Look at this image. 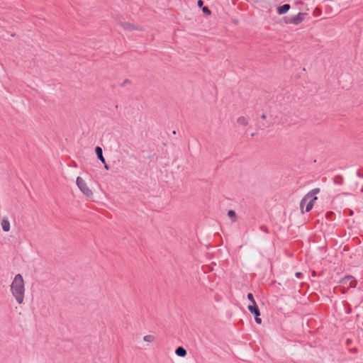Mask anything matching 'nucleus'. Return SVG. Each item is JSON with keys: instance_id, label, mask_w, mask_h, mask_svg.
Returning <instances> with one entry per match:
<instances>
[{"instance_id": "obj_1", "label": "nucleus", "mask_w": 363, "mask_h": 363, "mask_svg": "<svg viewBox=\"0 0 363 363\" xmlns=\"http://www.w3.org/2000/svg\"><path fill=\"white\" fill-rule=\"evenodd\" d=\"M10 291L19 305L22 304L25 298V282L23 276L21 274L15 275L11 286Z\"/></svg>"}, {"instance_id": "obj_2", "label": "nucleus", "mask_w": 363, "mask_h": 363, "mask_svg": "<svg viewBox=\"0 0 363 363\" xmlns=\"http://www.w3.org/2000/svg\"><path fill=\"white\" fill-rule=\"evenodd\" d=\"M320 192V189L315 188L305 195L300 203V208L302 212L306 205L305 211L309 212L313 207L315 201L317 200L316 194Z\"/></svg>"}, {"instance_id": "obj_3", "label": "nucleus", "mask_w": 363, "mask_h": 363, "mask_svg": "<svg viewBox=\"0 0 363 363\" xmlns=\"http://www.w3.org/2000/svg\"><path fill=\"white\" fill-rule=\"evenodd\" d=\"M76 184L81 192L88 198L93 196L92 191L89 188L86 182L80 177L76 179Z\"/></svg>"}, {"instance_id": "obj_4", "label": "nucleus", "mask_w": 363, "mask_h": 363, "mask_svg": "<svg viewBox=\"0 0 363 363\" xmlns=\"http://www.w3.org/2000/svg\"><path fill=\"white\" fill-rule=\"evenodd\" d=\"M340 283L347 288H354L356 286V281L352 276H347L342 279Z\"/></svg>"}, {"instance_id": "obj_5", "label": "nucleus", "mask_w": 363, "mask_h": 363, "mask_svg": "<svg viewBox=\"0 0 363 363\" xmlns=\"http://www.w3.org/2000/svg\"><path fill=\"white\" fill-rule=\"evenodd\" d=\"M1 225L4 232H9L11 228L10 222L7 218H4L1 220Z\"/></svg>"}, {"instance_id": "obj_6", "label": "nucleus", "mask_w": 363, "mask_h": 363, "mask_svg": "<svg viewBox=\"0 0 363 363\" xmlns=\"http://www.w3.org/2000/svg\"><path fill=\"white\" fill-rule=\"evenodd\" d=\"M303 13H298L297 15H296L295 16L291 18V20L289 21V22L291 23L296 25V24L300 23L303 21Z\"/></svg>"}, {"instance_id": "obj_7", "label": "nucleus", "mask_w": 363, "mask_h": 363, "mask_svg": "<svg viewBox=\"0 0 363 363\" xmlns=\"http://www.w3.org/2000/svg\"><path fill=\"white\" fill-rule=\"evenodd\" d=\"M248 310L250 311V313H253L255 316H259L260 313L258 307L257 306L256 303L252 305H249L247 307Z\"/></svg>"}, {"instance_id": "obj_8", "label": "nucleus", "mask_w": 363, "mask_h": 363, "mask_svg": "<svg viewBox=\"0 0 363 363\" xmlns=\"http://www.w3.org/2000/svg\"><path fill=\"white\" fill-rule=\"evenodd\" d=\"M237 124L240 126L245 127L248 124V120L245 116H240L237 118Z\"/></svg>"}, {"instance_id": "obj_9", "label": "nucleus", "mask_w": 363, "mask_h": 363, "mask_svg": "<svg viewBox=\"0 0 363 363\" xmlns=\"http://www.w3.org/2000/svg\"><path fill=\"white\" fill-rule=\"evenodd\" d=\"M289 9H290L289 4H284L277 8V13L280 15L284 14V13H286L289 10Z\"/></svg>"}, {"instance_id": "obj_10", "label": "nucleus", "mask_w": 363, "mask_h": 363, "mask_svg": "<svg viewBox=\"0 0 363 363\" xmlns=\"http://www.w3.org/2000/svg\"><path fill=\"white\" fill-rule=\"evenodd\" d=\"M96 154L97 155V157L98 159L102 162V163H105V159L103 156V151H102V149L101 147H96Z\"/></svg>"}, {"instance_id": "obj_11", "label": "nucleus", "mask_w": 363, "mask_h": 363, "mask_svg": "<svg viewBox=\"0 0 363 363\" xmlns=\"http://www.w3.org/2000/svg\"><path fill=\"white\" fill-rule=\"evenodd\" d=\"M175 353L177 355L183 357L186 356V350L182 347H179L178 348H177Z\"/></svg>"}, {"instance_id": "obj_12", "label": "nucleus", "mask_w": 363, "mask_h": 363, "mask_svg": "<svg viewBox=\"0 0 363 363\" xmlns=\"http://www.w3.org/2000/svg\"><path fill=\"white\" fill-rule=\"evenodd\" d=\"M144 341L147 342H153L155 340V337L152 335H147L143 337Z\"/></svg>"}, {"instance_id": "obj_13", "label": "nucleus", "mask_w": 363, "mask_h": 363, "mask_svg": "<svg viewBox=\"0 0 363 363\" xmlns=\"http://www.w3.org/2000/svg\"><path fill=\"white\" fill-rule=\"evenodd\" d=\"M228 216L230 218H232V219H233V220H235V216H235V211H233V210H230V211L228 212Z\"/></svg>"}, {"instance_id": "obj_14", "label": "nucleus", "mask_w": 363, "mask_h": 363, "mask_svg": "<svg viewBox=\"0 0 363 363\" xmlns=\"http://www.w3.org/2000/svg\"><path fill=\"white\" fill-rule=\"evenodd\" d=\"M247 298L252 303V304L256 303V302L254 299L253 295L251 293L247 294Z\"/></svg>"}, {"instance_id": "obj_15", "label": "nucleus", "mask_w": 363, "mask_h": 363, "mask_svg": "<svg viewBox=\"0 0 363 363\" xmlns=\"http://www.w3.org/2000/svg\"><path fill=\"white\" fill-rule=\"evenodd\" d=\"M203 11L206 13V14H210L211 13V11L208 9V7H204L203 8Z\"/></svg>"}, {"instance_id": "obj_16", "label": "nucleus", "mask_w": 363, "mask_h": 363, "mask_svg": "<svg viewBox=\"0 0 363 363\" xmlns=\"http://www.w3.org/2000/svg\"><path fill=\"white\" fill-rule=\"evenodd\" d=\"M255 322L257 324H261L262 323V320H261V318H259V316H255Z\"/></svg>"}, {"instance_id": "obj_17", "label": "nucleus", "mask_w": 363, "mask_h": 363, "mask_svg": "<svg viewBox=\"0 0 363 363\" xmlns=\"http://www.w3.org/2000/svg\"><path fill=\"white\" fill-rule=\"evenodd\" d=\"M295 275H296V277L297 278H300V277H301V272H296V273L295 274Z\"/></svg>"}, {"instance_id": "obj_18", "label": "nucleus", "mask_w": 363, "mask_h": 363, "mask_svg": "<svg viewBox=\"0 0 363 363\" xmlns=\"http://www.w3.org/2000/svg\"><path fill=\"white\" fill-rule=\"evenodd\" d=\"M198 5H199V6H201L203 5V1H202L201 0H199V1H198Z\"/></svg>"}, {"instance_id": "obj_19", "label": "nucleus", "mask_w": 363, "mask_h": 363, "mask_svg": "<svg viewBox=\"0 0 363 363\" xmlns=\"http://www.w3.org/2000/svg\"><path fill=\"white\" fill-rule=\"evenodd\" d=\"M104 167H105V169H109V167H108V164H107L106 162H105V163H104Z\"/></svg>"}, {"instance_id": "obj_20", "label": "nucleus", "mask_w": 363, "mask_h": 363, "mask_svg": "<svg viewBox=\"0 0 363 363\" xmlns=\"http://www.w3.org/2000/svg\"><path fill=\"white\" fill-rule=\"evenodd\" d=\"M130 27V24H125V28H129Z\"/></svg>"}, {"instance_id": "obj_21", "label": "nucleus", "mask_w": 363, "mask_h": 363, "mask_svg": "<svg viewBox=\"0 0 363 363\" xmlns=\"http://www.w3.org/2000/svg\"><path fill=\"white\" fill-rule=\"evenodd\" d=\"M261 118H262V119H265V118H266V115H265V114H262V115L261 116Z\"/></svg>"}]
</instances>
